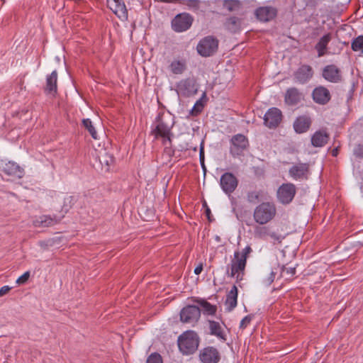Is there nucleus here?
Instances as JSON below:
<instances>
[{
	"instance_id": "nucleus-5",
	"label": "nucleus",
	"mask_w": 363,
	"mask_h": 363,
	"mask_svg": "<svg viewBox=\"0 0 363 363\" xmlns=\"http://www.w3.org/2000/svg\"><path fill=\"white\" fill-rule=\"evenodd\" d=\"M192 16L186 13L177 15L172 21V29L178 33L188 30L193 23Z\"/></svg>"
},
{
	"instance_id": "nucleus-4",
	"label": "nucleus",
	"mask_w": 363,
	"mask_h": 363,
	"mask_svg": "<svg viewBox=\"0 0 363 363\" xmlns=\"http://www.w3.org/2000/svg\"><path fill=\"white\" fill-rule=\"evenodd\" d=\"M246 262L245 258L239 257L238 251L235 252L230 263V277H235L237 281H241L243 279Z\"/></svg>"
},
{
	"instance_id": "nucleus-21",
	"label": "nucleus",
	"mask_w": 363,
	"mask_h": 363,
	"mask_svg": "<svg viewBox=\"0 0 363 363\" xmlns=\"http://www.w3.org/2000/svg\"><path fill=\"white\" fill-rule=\"evenodd\" d=\"M303 99V94L297 88L291 87L286 90L284 97L285 103L289 106L298 104Z\"/></svg>"
},
{
	"instance_id": "nucleus-48",
	"label": "nucleus",
	"mask_w": 363,
	"mask_h": 363,
	"mask_svg": "<svg viewBox=\"0 0 363 363\" xmlns=\"http://www.w3.org/2000/svg\"><path fill=\"white\" fill-rule=\"evenodd\" d=\"M199 159L201 166H203V162H204V150L203 147L201 145L200 147V152H199Z\"/></svg>"
},
{
	"instance_id": "nucleus-25",
	"label": "nucleus",
	"mask_w": 363,
	"mask_h": 363,
	"mask_svg": "<svg viewBox=\"0 0 363 363\" xmlns=\"http://www.w3.org/2000/svg\"><path fill=\"white\" fill-rule=\"evenodd\" d=\"M329 138L328 134L325 130L316 131L311 138V143L314 147L324 146Z\"/></svg>"
},
{
	"instance_id": "nucleus-15",
	"label": "nucleus",
	"mask_w": 363,
	"mask_h": 363,
	"mask_svg": "<svg viewBox=\"0 0 363 363\" xmlns=\"http://www.w3.org/2000/svg\"><path fill=\"white\" fill-rule=\"evenodd\" d=\"M281 118V111L279 108H271L264 115V124L270 128H276L280 123Z\"/></svg>"
},
{
	"instance_id": "nucleus-36",
	"label": "nucleus",
	"mask_w": 363,
	"mask_h": 363,
	"mask_svg": "<svg viewBox=\"0 0 363 363\" xmlns=\"http://www.w3.org/2000/svg\"><path fill=\"white\" fill-rule=\"evenodd\" d=\"M352 49L355 52L363 53V35L358 36L352 41Z\"/></svg>"
},
{
	"instance_id": "nucleus-40",
	"label": "nucleus",
	"mask_w": 363,
	"mask_h": 363,
	"mask_svg": "<svg viewBox=\"0 0 363 363\" xmlns=\"http://www.w3.org/2000/svg\"><path fill=\"white\" fill-rule=\"evenodd\" d=\"M259 197V194L257 191H251L247 194V200L250 203H255Z\"/></svg>"
},
{
	"instance_id": "nucleus-38",
	"label": "nucleus",
	"mask_w": 363,
	"mask_h": 363,
	"mask_svg": "<svg viewBox=\"0 0 363 363\" xmlns=\"http://www.w3.org/2000/svg\"><path fill=\"white\" fill-rule=\"evenodd\" d=\"M203 104L201 100L200 99L196 102V104H194V107L192 108L191 112L192 115L196 116L201 112V111L203 110Z\"/></svg>"
},
{
	"instance_id": "nucleus-14",
	"label": "nucleus",
	"mask_w": 363,
	"mask_h": 363,
	"mask_svg": "<svg viewBox=\"0 0 363 363\" xmlns=\"http://www.w3.org/2000/svg\"><path fill=\"white\" fill-rule=\"evenodd\" d=\"M313 76V69L308 65H301L294 74L295 82L302 84L308 82Z\"/></svg>"
},
{
	"instance_id": "nucleus-22",
	"label": "nucleus",
	"mask_w": 363,
	"mask_h": 363,
	"mask_svg": "<svg viewBox=\"0 0 363 363\" xmlns=\"http://www.w3.org/2000/svg\"><path fill=\"white\" fill-rule=\"evenodd\" d=\"M2 171L9 176L18 179L22 178L24 174L23 169L13 162L6 163L3 167Z\"/></svg>"
},
{
	"instance_id": "nucleus-11",
	"label": "nucleus",
	"mask_w": 363,
	"mask_h": 363,
	"mask_svg": "<svg viewBox=\"0 0 363 363\" xmlns=\"http://www.w3.org/2000/svg\"><path fill=\"white\" fill-rule=\"evenodd\" d=\"M291 177L296 180L307 179L310 174V168L308 163H297L289 170Z\"/></svg>"
},
{
	"instance_id": "nucleus-37",
	"label": "nucleus",
	"mask_w": 363,
	"mask_h": 363,
	"mask_svg": "<svg viewBox=\"0 0 363 363\" xmlns=\"http://www.w3.org/2000/svg\"><path fill=\"white\" fill-rule=\"evenodd\" d=\"M146 363H162V357L159 354L153 353L148 357Z\"/></svg>"
},
{
	"instance_id": "nucleus-17",
	"label": "nucleus",
	"mask_w": 363,
	"mask_h": 363,
	"mask_svg": "<svg viewBox=\"0 0 363 363\" xmlns=\"http://www.w3.org/2000/svg\"><path fill=\"white\" fill-rule=\"evenodd\" d=\"M199 357L203 363H217L220 360L218 351L213 347H208L201 350Z\"/></svg>"
},
{
	"instance_id": "nucleus-7",
	"label": "nucleus",
	"mask_w": 363,
	"mask_h": 363,
	"mask_svg": "<svg viewBox=\"0 0 363 363\" xmlns=\"http://www.w3.org/2000/svg\"><path fill=\"white\" fill-rule=\"evenodd\" d=\"M179 94L184 96H190L196 94L198 91V85L194 78H186L181 80L177 85Z\"/></svg>"
},
{
	"instance_id": "nucleus-47",
	"label": "nucleus",
	"mask_w": 363,
	"mask_h": 363,
	"mask_svg": "<svg viewBox=\"0 0 363 363\" xmlns=\"http://www.w3.org/2000/svg\"><path fill=\"white\" fill-rule=\"evenodd\" d=\"M282 271H283V272H286L287 274H289L291 276L295 274V272H296V269L294 267L286 268L285 267H282Z\"/></svg>"
},
{
	"instance_id": "nucleus-8",
	"label": "nucleus",
	"mask_w": 363,
	"mask_h": 363,
	"mask_svg": "<svg viewBox=\"0 0 363 363\" xmlns=\"http://www.w3.org/2000/svg\"><path fill=\"white\" fill-rule=\"evenodd\" d=\"M172 125L167 123L163 118H158L152 133L155 135V138L162 137L164 142L168 141L170 143L171 136L172 135Z\"/></svg>"
},
{
	"instance_id": "nucleus-46",
	"label": "nucleus",
	"mask_w": 363,
	"mask_h": 363,
	"mask_svg": "<svg viewBox=\"0 0 363 363\" xmlns=\"http://www.w3.org/2000/svg\"><path fill=\"white\" fill-rule=\"evenodd\" d=\"M11 289V287L9 286H4L0 289V297L7 294L10 290Z\"/></svg>"
},
{
	"instance_id": "nucleus-32",
	"label": "nucleus",
	"mask_w": 363,
	"mask_h": 363,
	"mask_svg": "<svg viewBox=\"0 0 363 363\" xmlns=\"http://www.w3.org/2000/svg\"><path fill=\"white\" fill-rule=\"evenodd\" d=\"M208 323L211 334L224 339L223 333L220 323L213 320H209Z\"/></svg>"
},
{
	"instance_id": "nucleus-31",
	"label": "nucleus",
	"mask_w": 363,
	"mask_h": 363,
	"mask_svg": "<svg viewBox=\"0 0 363 363\" xmlns=\"http://www.w3.org/2000/svg\"><path fill=\"white\" fill-rule=\"evenodd\" d=\"M169 68L174 74H182L186 69V65L184 60H173Z\"/></svg>"
},
{
	"instance_id": "nucleus-39",
	"label": "nucleus",
	"mask_w": 363,
	"mask_h": 363,
	"mask_svg": "<svg viewBox=\"0 0 363 363\" xmlns=\"http://www.w3.org/2000/svg\"><path fill=\"white\" fill-rule=\"evenodd\" d=\"M277 273V270L274 271V269H272L270 273H269V275L268 277L265 278L264 280H263V282L267 284V285H270L274 280L275 279V277H276V274Z\"/></svg>"
},
{
	"instance_id": "nucleus-16",
	"label": "nucleus",
	"mask_w": 363,
	"mask_h": 363,
	"mask_svg": "<svg viewBox=\"0 0 363 363\" xmlns=\"http://www.w3.org/2000/svg\"><path fill=\"white\" fill-rule=\"evenodd\" d=\"M255 235L257 238L266 240L267 237H269L274 242L280 243L283 240L284 237L272 230L269 227L267 226H257L255 228Z\"/></svg>"
},
{
	"instance_id": "nucleus-29",
	"label": "nucleus",
	"mask_w": 363,
	"mask_h": 363,
	"mask_svg": "<svg viewBox=\"0 0 363 363\" xmlns=\"http://www.w3.org/2000/svg\"><path fill=\"white\" fill-rule=\"evenodd\" d=\"M99 160L101 164L102 169H104L105 171H108L110 167L114 162L113 157L105 150L99 153Z\"/></svg>"
},
{
	"instance_id": "nucleus-41",
	"label": "nucleus",
	"mask_w": 363,
	"mask_h": 363,
	"mask_svg": "<svg viewBox=\"0 0 363 363\" xmlns=\"http://www.w3.org/2000/svg\"><path fill=\"white\" fill-rule=\"evenodd\" d=\"M252 252V248L250 246H246L241 252H239V257L240 259L245 258L247 262V258L249 254Z\"/></svg>"
},
{
	"instance_id": "nucleus-34",
	"label": "nucleus",
	"mask_w": 363,
	"mask_h": 363,
	"mask_svg": "<svg viewBox=\"0 0 363 363\" xmlns=\"http://www.w3.org/2000/svg\"><path fill=\"white\" fill-rule=\"evenodd\" d=\"M198 303L202 307L203 313L207 315H213L216 312V306L211 304L206 300L197 301Z\"/></svg>"
},
{
	"instance_id": "nucleus-35",
	"label": "nucleus",
	"mask_w": 363,
	"mask_h": 363,
	"mask_svg": "<svg viewBox=\"0 0 363 363\" xmlns=\"http://www.w3.org/2000/svg\"><path fill=\"white\" fill-rule=\"evenodd\" d=\"M82 123H83V125L84 126V128L89 131V133L91 135V137L94 139L96 140L98 138L97 133H96L91 120L89 118L83 119Z\"/></svg>"
},
{
	"instance_id": "nucleus-26",
	"label": "nucleus",
	"mask_w": 363,
	"mask_h": 363,
	"mask_svg": "<svg viewBox=\"0 0 363 363\" xmlns=\"http://www.w3.org/2000/svg\"><path fill=\"white\" fill-rule=\"evenodd\" d=\"M60 219L56 216L51 217L50 216H41L34 221V224L37 227H50L59 223Z\"/></svg>"
},
{
	"instance_id": "nucleus-27",
	"label": "nucleus",
	"mask_w": 363,
	"mask_h": 363,
	"mask_svg": "<svg viewBox=\"0 0 363 363\" xmlns=\"http://www.w3.org/2000/svg\"><path fill=\"white\" fill-rule=\"evenodd\" d=\"M242 26V20L240 18L232 16L226 19L224 26L225 29L231 33L238 32Z\"/></svg>"
},
{
	"instance_id": "nucleus-13",
	"label": "nucleus",
	"mask_w": 363,
	"mask_h": 363,
	"mask_svg": "<svg viewBox=\"0 0 363 363\" xmlns=\"http://www.w3.org/2000/svg\"><path fill=\"white\" fill-rule=\"evenodd\" d=\"M238 184L237 178L230 172L223 174L220 179L221 189L227 194L233 193L238 186Z\"/></svg>"
},
{
	"instance_id": "nucleus-42",
	"label": "nucleus",
	"mask_w": 363,
	"mask_h": 363,
	"mask_svg": "<svg viewBox=\"0 0 363 363\" xmlns=\"http://www.w3.org/2000/svg\"><path fill=\"white\" fill-rule=\"evenodd\" d=\"M30 277V272H26L23 275H21L20 277H18L16 280V283L18 284H25Z\"/></svg>"
},
{
	"instance_id": "nucleus-28",
	"label": "nucleus",
	"mask_w": 363,
	"mask_h": 363,
	"mask_svg": "<svg viewBox=\"0 0 363 363\" xmlns=\"http://www.w3.org/2000/svg\"><path fill=\"white\" fill-rule=\"evenodd\" d=\"M238 299V288L236 286H233L230 291L227 294L225 305L227 309L230 311L237 306Z\"/></svg>"
},
{
	"instance_id": "nucleus-24",
	"label": "nucleus",
	"mask_w": 363,
	"mask_h": 363,
	"mask_svg": "<svg viewBox=\"0 0 363 363\" xmlns=\"http://www.w3.org/2000/svg\"><path fill=\"white\" fill-rule=\"evenodd\" d=\"M311 119L307 116H300L294 123V128L296 133H303L306 132L311 125Z\"/></svg>"
},
{
	"instance_id": "nucleus-51",
	"label": "nucleus",
	"mask_w": 363,
	"mask_h": 363,
	"mask_svg": "<svg viewBox=\"0 0 363 363\" xmlns=\"http://www.w3.org/2000/svg\"><path fill=\"white\" fill-rule=\"evenodd\" d=\"M178 0H155V1H160L163 3H171V2H175Z\"/></svg>"
},
{
	"instance_id": "nucleus-1",
	"label": "nucleus",
	"mask_w": 363,
	"mask_h": 363,
	"mask_svg": "<svg viewBox=\"0 0 363 363\" xmlns=\"http://www.w3.org/2000/svg\"><path fill=\"white\" fill-rule=\"evenodd\" d=\"M276 213L277 209L274 203L263 202L255 208L253 217L257 223L264 225L272 220Z\"/></svg>"
},
{
	"instance_id": "nucleus-9",
	"label": "nucleus",
	"mask_w": 363,
	"mask_h": 363,
	"mask_svg": "<svg viewBox=\"0 0 363 363\" xmlns=\"http://www.w3.org/2000/svg\"><path fill=\"white\" fill-rule=\"evenodd\" d=\"M296 186L291 183L283 184L277 190L278 200L283 204H288L296 194Z\"/></svg>"
},
{
	"instance_id": "nucleus-19",
	"label": "nucleus",
	"mask_w": 363,
	"mask_h": 363,
	"mask_svg": "<svg viewBox=\"0 0 363 363\" xmlns=\"http://www.w3.org/2000/svg\"><path fill=\"white\" fill-rule=\"evenodd\" d=\"M277 9L272 6H262L255 11L257 18L264 22L272 20L277 16Z\"/></svg>"
},
{
	"instance_id": "nucleus-3",
	"label": "nucleus",
	"mask_w": 363,
	"mask_h": 363,
	"mask_svg": "<svg viewBox=\"0 0 363 363\" xmlns=\"http://www.w3.org/2000/svg\"><path fill=\"white\" fill-rule=\"evenodd\" d=\"M218 41L212 36H207L200 40L197 45V51L203 57H208L216 52Z\"/></svg>"
},
{
	"instance_id": "nucleus-18",
	"label": "nucleus",
	"mask_w": 363,
	"mask_h": 363,
	"mask_svg": "<svg viewBox=\"0 0 363 363\" xmlns=\"http://www.w3.org/2000/svg\"><path fill=\"white\" fill-rule=\"evenodd\" d=\"M109 8L121 19L128 18V11L124 2L122 0H107Z\"/></svg>"
},
{
	"instance_id": "nucleus-33",
	"label": "nucleus",
	"mask_w": 363,
	"mask_h": 363,
	"mask_svg": "<svg viewBox=\"0 0 363 363\" xmlns=\"http://www.w3.org/2000/svg\"><path fill=\"white\" fill-rule=\"evenodd\" d=\"M223 7L228 11H238L241 9L242 4L239 0H224Z\"/></svg>"
},
{
	"instance_id": "nucleus-12",
	"label": "nucleus",
	"mask_w": 363,
	"mask_h": 363,
	"mask_svg": "<svg viewBox=\"0 0 363 363\" xmlns=\"http://www.w3.org/2000/svg\"><path fill=\"white\" fill-rule=\"evenodd\" d=\"M323 77L331 83H340L342 81L341 70L335 65H329L323 69Z\"/></svg>"
},
{
	"instance_id": "nucleus-50",
	"label": "nucleus",
	"mask_w": 363,
	"mask_h": 363,
	"mask_svg": "<svg viewBox=\"0 0 363 363\" xmlns=\"http://www.w3.org/2000/svg\"><path fill=\"white\" fill-rule=\"evenodd\" d=\"M307 5L315 6L317 3V0H305Z\"/></svg>"
},
{
	"instance_id": "nucleus-54",
	"label": "nucleus",
	"mask_w": 363,
	"mask_h": 363,
	"mask_svg": "<svg viewBox=\"0 0 363 363\" xmlns=\"http://www.w3.org/2000/svg\"><path fill=\"white\" fill-rule=\"evenodd\" d=\"M201 167H202V168H203V171L205 172V171H206V167H205V164H203V166H201Z\"/></svg>"
},
{
	"instance_id": "nucleus-6",
	"label": "nucleus",
	"mask_w": 363,
	"mask_h": 363,
	"mask_svg": "<svg viewBox=\"0 0 363 363\" xmlns=\"http://www.w3.org/2000/svg\"><path fill=\"white\" fill-rule=\"evenodd\" d=\"M230 152L234 157L240 155L248 146V140L242 134H237L230 140Z\"/></svg>"
},
{
	"instance_id": "nucleus-30",
	"label": "nucleus",
	"mask_w": 363,
	"mask_h": 363,
	"mask_svg": "<svg viewBox=\"0 0 363 363\" xmlns=\"http://www.w3.org/2000/svg\"><path fill=\"white\" fill-rule=\"evenodd\" d=\"M330 40L331 35L328 33L323 35L315 45V49L318 51V57H322L325 54V49Z\"/></svg>"
},
{
	"instance_id": "nucleus-2",
	"label": "nucleus",
	"mask_w": 363,
	"mask_h": 363,
	"mask_svg": "<svg viewBox=\"0 0 363 363\" xmlns=\"http://www.w3.org/2000/svg\"><path fill=\"white\" fill-rule=\"evenodd\" d=\"M178 346L180 351L184 354L194 353L199 346V337L191 330L184 333L179 337Z\"/></svg>"
},
{
	"instance_id": "nucleus-45",
	"label": "nucleus",
	"mask_w": 363,
	"mask_h": 363,
	"mask_svg": "<svg viewBox=\"0 0 363 363\" xmlns=\"http://www.w3.org/2000/svg\"><path fill=\"white\" fill-rule=\"evenodd\" d=\"M251 321V317L249 315L245 316L240 322V327L241 328H245Z\"/></svg>"
},
{
	"instance_id": "nucleus-52",
	"label": "nucleus",
	"mask_w": 363,
	"mask_h": 363,
	"mask_svg": "<svg viewBox=\"0 0 363 363\" xmlns=\"http://www.w3.org/2000/svg\"><path fill=\"white\" fill-rule=\"evenodd\" d=\"M338 154V148L337 147H335L334 148L333 150H332V155L333 157H336Z\"/></svg>"
},
{
	"instance_id": "nucleus-23",
	"label": "nucleus",
	"mask_w": 363,
	"mask_h": 363,
	"mask_svg": "<svg viewBox=\"0 0 363 363\" xmlns=\"http://www.w3.org/2000/svg\"><path fill=\"white\" fill-rule=\"evenodd\" d=\"M57 73L54 70L46 79L45 91L48 94L54 96L57 93Z\"/></svg>"
},
{
	"instance_id": "nucleus-20",
	"label": "nucleus",
	"mask_w": 363,
	"mask_h": 363,
	"mask_svg": "<svg viewBox=\"0 0 363 363\" xmlns=\"http://www.w3.org/2000/svg\"><path fill=\"white\" fill-rule=\"evenodd\" d=\"M313 99L318 104H325L330 99V91L324 86L316 87L313 91Z\"/></svg>"
},
{
	"instance_id": "nucleus-53",
	"label": "nucleus",
	"mask_w": 363,
	"mask_h": 363,
	"mask_svg": "<svg viewBox=\"0 0 363 363\" xmlns=\"http://www.w3.org/2000/svg\"><path fill=\"white\" fill-rule=\"evenodd\" d=\"M206 216H208V219L210 220V213H211V211L208 208H206Z\"/></svg>"
},
{
	"instance_id": "nucleus-49",
	"label": "nucleus",
	"mask_w": 363,
	"mask_h": 363,
	"mask_svg": "<svg viewBox=\"0 0 363 363\" xmlns=\"http://www.w3.org/2000/svg\"><path fill=\"white\" fill-rule=\"evenodd\" d=\"M203 270V264H200L199 265H198L195 269H194V273L196 274H201V272H202Z\"/></svg>"
},
{
	"instance_id": "nucleus-44",
	"label": "nucleus",
	"mask_w": 363,
	"mask_h": 363,
	"mask_svg": "<svg viewBox=\"0 0 363 363\" xmlns=\"http://www.w3.org/2000/svg\"><path fill=\"white\" fill-rule=\"evenodd\" d=\"M354 154L357 157H363V145H358L354 149Z\"/></svg>"
},
{
	"instance_id": "nucleus-43",
	"label": "nucleus",
	"mask_w": 363,
	"mask_h": 363,
	"mask_svg": "<svg viewBox=\"0 0 363 363\" xmlns=\"http://www.w3.org/2000/svg\"><path fill=\"white\" fill-rule=\"evenodd\" d=\"M199 0H188L186 3V5L189 7L198 9L199 8Z\"/></svg>"
},
{
	"instance_id": "nucleus-10",
	"label": "nucleus",
	"mask_w": 363,
	"mask_h": 363,
	"mask_svg": "<svg viewBox=\"0 0 363 363\" xmlns=\"http://www.w3.org/2000/svg\"><path fill=\"white\" fill-rule=\"evenodd\" d=\"M201 316V310L198 306L189 305L180 312V320L183 323H196Z\"/></svg>"
}]
</instances>
